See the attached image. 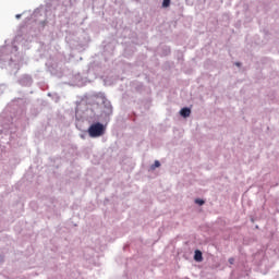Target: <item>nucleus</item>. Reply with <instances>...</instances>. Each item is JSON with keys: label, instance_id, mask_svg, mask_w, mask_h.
<instances>
[{"label": "nucleus", "instance_id": "obj_7", "mask_svg": "<svg viewBox=\"0 0 279 279\" xmlns=\"http://www.w3.org/2000/svg\"><path fill=\"white\" fill-rule=\"evenodd\" d=\"M229 263H230V265H233L234 258H230V259H229Z\"/></svg>", "mask_w": 279, "mask_h": 279}, {"label": "nucleus", "instance_id": "obj_8", "mask_svg": "<svg viewBox=\"0 0 279 279\" xmlns=\"http://www.w3.org/2000/svg\"><path fill=\"white\" fill-rule=\"evenodd\" d=\"M20 16H21V14H17V15H16V19H19Z\"/></svg>", "mask_w": 279, "mask_h": 279}, {"label": "nucleus", "instance_id": "obj_9", "mask_svg": "<svg viewBox=\"0 0 279 279\" xmlns=\"http://www.w3.org/2000/svg\"><path fill=\"white\" fill-rule=\"evenodd\" d=\"M236 66H240V63H236Z\"/></svg>", "mask_w": 279, "mask_h": 279}, {"label": "nucleus", "instance_id": "obj_6", "mask_svg": "<svg viewBox=\"0 0 279 279\" xmlns=\"http://www.w3.org/2000/svg\"><path fill=\"white\" fill-rule=\"evenodd\" d=\"M160 167V161L156 160L155 163L151 166V169H158Z\"/></svg>", "mask_w": 279, "mask_h": 279}, {"label": "nucleus", "instance_id": "obj_4", "mask_svg": "<svg viewBox=\"0 0 279 279\" xmlns=\"http://www.w3.org/2000/svg\"><path fill=\"white\" fill-rule=\"evenodd\" d=\"M171 5V0H163L162 8H169Z\"/></svg>", "mask_w": 279, "mask_h": 279}, {"label": "nucleus", "instance_id": "obj_1", "mask_svg": "<svg viewBox=\"0 0 279 279\" xmlns=\"http://www.w3.org/2000/svg\"><path fill=\"white\" fill-rule=\"evenodd\" d=\"M106 132V128L101 123H94L88 128V135L90 138H99V136H104Z\"/></svg>", "mask_w": 279, "mask_h": 279}, {"label": "nucleus", "instance_id": "obj_2", "mask_svg": "<svg viewBox=\"0 0 279 279\" xmlns=\"http://www.w3.org/2000/svg\"><path fill=\"white\" fill-rule=\"evenodd\" d=\"M194 260H196V263H202L204 260V257L202 255V251H199V250L195 251Z\"/></svg>", "mask_w": 279, "mask_h": 279}, {"label": "nucleus", "instance_id": "obj_3", "mask_svg": "<svg viewBox=\"0 0 279 279\" xmlns=\"http://www.w3.org/2000/svg\"><path fill=\"white\" fill-rule=\"evenodd\" d=\"M181 117H184V119H186V117H191V110L189 108H182L180 111Z\"/></svg>", "mask_w": 279, "mask_h": 279}, {"label": "nucleus", "instance_id": "obj_5", "mask_svg": "<svg viewBox=\"0 0 279 279\" xmlns=\"http://www.w3.org/2000/svg\"><path fill=\"white\" fill-rule=\"evenodd\" d=\"M195 204H198V206H204L205 202L203 199L196 198Z\"/></svg>", "mask_w": 279, "mask_h": 279}]
</instances>
